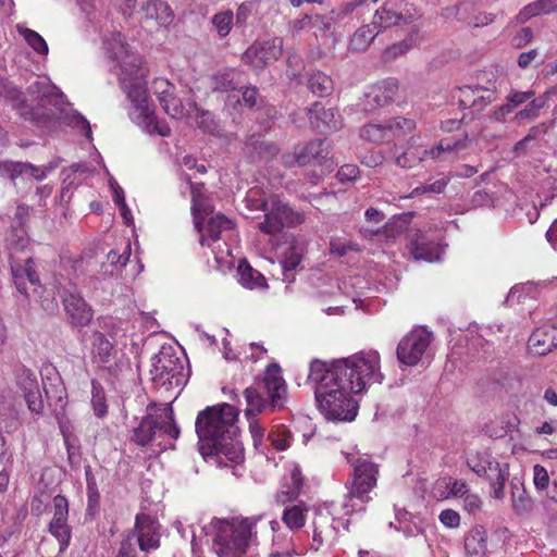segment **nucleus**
Wrapping results in <instances>:
<instances>
[{
	"mask_svg": "<svg viewBox=\"0 0 557 557\" xmlns=\"http://www.w3.org/2000/svg\"><path fill=\"white\" fill-rule=\"evenodd\" d=\"M382 380L380 355L374 350L331 362L315 359L310 363L308 375L319 410L333 421H352L358 411L352 395Z\"/></svg>",
	"mask_w": 557,
	"mask_h": 557,
	"instance_id": "nucleus-1",
	"label": "nucleus"
},
{
	"mask_svg": "<svg viewBox=\"0 0 557 557\" xmlns=\"http://www.w3.org/2000/svg\"><path fill=\"white\" fill-rule=\"evenodd\" d=\"M278 528L276 520H265L264 515L213 518L205 528L212 537V549L218 557H248L259 545L261 532Z\"/></svg>",
	"mask_w": 557,
	"mask_h": 557,
	"instance_id": "nucleus-2",
	"label": "nucleus"
},
{
	"mask_svg": "<svg viewBox=\"0 0 557 557\" xmlns=\"http://www.w3.org/2000/svg\"><path fill=\"white\" fill-rule=\"evenodd\" d=\"M237 417V409L226 403L207 407L198 413L195 428L202 456L215 451L220 441L238 436Z\"/></svg>",
	"mask_w": 557,
	"mask_h": 557,
	"instance_id": "nucleus-3",
	"label": "nucleus"
},
{
	"mask_svg": "<svg viewBox=\"0 0 557 557\" xmlns=\"http://www.w3.org/2000/svg\"><path fill=\"white\" fill-rule=\"evenodd\" d=\"M287 386L282 375V369L277 363L269 364L262 377L256 382V386L244 391L247 407L246 417L250 420L265 411H275L284 407Z\"/></svg>",
	"mask_w": 557,
	"mask_h": 557,
	"instance_id": "nucleus-4",
	"label": "nucleus"
},
{
	"mask_svg": "<svg viewBox=\"0 0 557 557\" xmlns=\"http://www.w3.org/2000/svg\"><path fill=\"white\" fill-rule=\"evenodd\" d=\"M180 429L174 422V412L170 405L153 407L134 429L132 441L140 446L156 445L160 449L173 447L170 442L176 440Z\"/></svg>",
	"mask_w": 557,
	"mask_h": 557,
	"instance_id": "nucleus-5",
	"label": "nucleus"
},
{
	"mask_svg": "<svg viewBox=\"0 0 557 557\" xmlns=\"http://www.w3.org/2000/svg\"><path fill=\"white\" fill-rule=\"evenodd\" d=\"M348 462L354 466V474L352 480L346 484L348 493L344 508L347 515L364 509V504L371 499L369 493L375 487L379 474L377 465L366 458H348Z\"/></svg>",
	"mask_w": 557,
	"mask_h": 557,
	"instance_id": "nucleus-6",
	"label": "nucleus"
},
{
	"mask_svg": "<svg viewBox=\"0 0 557 557\" xmlns=\"http://www.w3.org/2000/svg\"><path fill=\"white\" fill-rule=\"evenodd\" d=\"M255 207L264 212L263 220L257 223V227L267 235H277L284 227H294L304 222L302 214L277 197L257 200Z\"/></svg>",
	"mask_w": 557,
	"mask_h": 557,
	"instance_id": "nucleus-7",
	"label": "nucleus"
},
{
	"mask_svg": "<svg viewBox=\"0 0 557 557\" xmlns=\"http://www.w3.org/2000/svg\"><path fill=\"white\" fill-rule=\"evenodd\" d=\"M432 342V333L425 327H416L401 338L397 346L399 362L413 367L418 364Z\"/></svg>",
	"mask_w": 557,
	"mask_h": 557,
	"instance_id": "nucleus-8",
	"label": "nucleus"
},
{
	"mask_svg": "<svg viewBox=\"0 0 557 557\" xmlns=\"http://www.w3.org/2000/svg\"><path fill=\"white\" fill-rule=\"evenodd\" d=\"M416 15L412 4L403 0L387 1L375 11L372 22L383 32L392 26L408 24L416 18Z\"/></svg>",
	"mask_w": 557,
	"mask_h": 557,
	"instance_id": "nucleus-9",
	"label": "nucleus"
},
{
	"mask_svg": "<svg viewBox=\"0 0 557 557\" xmlns=\"http://www.w3.org/2000/svg\"><path fill=\"white\" fill-rule=\"evenodd\" d=\"M184 370L183 361L176 356L172 347H162L160 351L152 358L150 374L153 380H171L175 379L178 384Z\"/></svg>",
	"mask_w": 557,
	"mask_h": 557,
	"instance_id": "nucleus-10",
	"label": "nucleus"
},
{
	"mask_svg": "<svg viewBox=\"0 0 557 557\" xmlns=\"http://www.w3.org/2000/svg\"><path fill=\"white\" fill-rule=\"evenodd\" d=\"M283 52V39L280 37L252 44L243 54V62L261 70L277 60Z\"/></svg>",
	"mask_w": 557,
	"mask_h": 557,
	"instance_id": "nucleus-11",
	"label": "nucleus"
},
{
	"mask_svg": "<svg viewBox=\"0 0 557 557\" xmlns=\"http://www.w3.org/2000/svg\"><path fill=\"white\" fill-rule=\"evenodd\" d=\"M69 502L65 496L53 497V517L48 525V531L59 542V553L62 554L71 542V528L67 523Z\"/></svg>",
	"mask_w": 557,
	"mask_h": 557,
	"instance_id": "nucleus-12",
	"label": "nucleus"
},
{
	"mask_svg": "<svg viewBox=\"0 0 557 557\" xmlns=\"http://www.w3.org/2000/svg\"><path fill=\"white\" fill-rule=\"evenodd\" d=\"M57 168V164L49 163L44 166H36L28 162L2 160L0 161V176L9 178L16 185L17 178H34L42 181Z\"/></svg>",
	"mask_w": 557,
	"mask_h": 557,
	"instance_id": "nucleus-13",
	"label": "nucleus"
},
{
	"mask_svg": "<svg viewBox=\"0 0 557 557\" xmlns=\"http://www.w3.org/2000/svg\"><path fill=\"white\" fill-rule=\"evenodd\" d=\"M491 76L486 79V85L476 84L460 88L459 106L463 109L476 108L480 111L487 103L493 102L496 99V82L494 75L492 74Z\"/></svg>",
	"mask_w": 557,
	"mask_h": 557,
	"instance_id": "nucleus-14",
	"label": "nucleus"
},
{
	"mask_svg": "<svg viewBox=\"0 0 557 557\" xmlns=\"http://www.w3.org/2000/svg\"><path fill=\"white\" fill-rule=\"evenodd\" d=\"M42 384L49 406L52 407L61 432H64L65 407L67 401L66 389L62 379L59 373L54 371L51 376H47L46 380L42 381Z\"/></svg>",
	"mask_w": 557,
	"mask_h": 557,
	"instance_id": "nucleus-15",
	"label": "nucleus"
},
{
	"mask_svg": "<svg viewBox=\"0 0 557 557\" xmlns=\"http://www.w3.org/2000/svg\"><path fill=\"white\" fill-rule=\"evenodd\" d=\"M64 310L73 326H86L92 319V310L86 301L76 293V288H63L60 292Z\"/></svg>",
	"mask_w": 557,
	"mask_h": 557,
	"instance_id": "nucleus-16",
	"label": "nucleus"
},
{
	"mask_svg": "<svg viewBox=\"0 0 557 557\" xmlns=\"http://www.w3.org/2000/svg\"><path fill=\"white\" fill-rule=\"evenodd\" d=\"M233 226V222L225 215L221 213L215 214L209 219L206 233H203V231L200 233V245L210 247L216 260L223 259L224 250L222 249L220 239H222V234L231 231Z\"/></svg>",
	"mask_w": 557,
	"mask_h": 557,
	"instance_id": "nucleus-17",
	"label": "nucleus"
},
{
	"mask_svg": "<svg viewBox=\"0 0 557 557\" xmlns=\"http://www.w3.org/2000/svg\"><path fill=\"white\" fill-rule=\"evenodd\" d=\"M399 89L398 81L394 77H388L377 82L370 87L364 96L363 109L372 112L379 108L389 104Z\"/></svg>",
	"mask_w": 557,
	"mask_h": 557,
	"instance_id": "nucleus-18",
	"label": "nucleus"
},
{
	"mask_svg": "<svg viewBox=\"0 0 557 557\" xmlns=\"http://www.w3.org/2000/svg\"><path fill=\"white\" fill-rule=\"evenodd\" d=\"M135 532L141 552L149 553L160 546V524L151 516L138 513L135 518Z\"/></svg>",
	"mask_w": 557,
	"mask_h": 557,
	"instance_id": "nucleus-19",
	"label": "nucleus"
},
{
	"mask_svg": "<svg viewBox=\"0 0 557 557\" xmlns=\"http://www.w3.org/2000/svg\"><path fill=\"white\" fill-rule=\"evenodd\" d=\"M9 258L14 285L21 294L27 296V284L35 287L39 285V276L36 272L34 261L30 256H27L24 260H20L16 256L11 253Z\"/></svg>",
	"mask_w": 557,
	"mask_h": 557,
	"instance_id": "nucleus-20",
	"label": "nucleus"
},
{
	"mask_svg": "<svg viewBox=\"0 0 557 557\" xmlns=\"http://www.w3.org/2000/svg\"><path fill=\"white\" fill-rule=\"evenodd\" d=\"M26 90L30 100L41 108L48 104L58 106L61 102L62 92L48 78L37 77Z\"/></svg>",
	"mask_w": 557,
	"mask_h": 557,
	"instance_id": "nucleus-21",
	"label": "nucleus"
},
{
	"mask_svg": "<svg viewBox=\"0 0 557 557\" xmlns=\"http://www.w3.org/2000/svg\"><path fill=\"white\" fill-rule=\"evenodd\" d=\"M335 519L329 512H319L313 520V536L311 548L319 550L323 545H333L337 529L334 525Z\"/></svg>",
	"mask_w": 557,
	"mask_h": 557,
	"instance_id": "nucleus-22",
	"label": "nucleus"
},
{
	"mask_svg": "<svg viewBox=\"0 0 557 557\" xmlns=\"http://www.w3.org/2000/svg\"><path fill=\"white\" fill-rule=\"evenodd\" d=\"M413 121L405 117H395L385 125L368 124L362 127L360 136L372 143H381L389 139V133L394 129L410 131Z\"/></svg>",
	"mask_w": 557,
	"mask_h": 557,
	"instance_id": "nucleus-23",
	"label": "nucleus"
},
{
	"mask_svg": "<svg viewBox=\"0 0 557 557\" xmlns=\"http://www.w3.org/2000/svg\"><path fill=\"white\" fill-rule=\"evenodd\" d=\"M468 133L460 134L459 139L442 138L438 144L430 149H420L421 157L434 160H447L449 156L467 148Z\"/></svg>",
	"mask_w": 557,
	"mask_h": 557,
	"instance_id": "nucleus-24",
	"label": "nucleus"
},
{
	"mask_svg": "<svg viewBox=\"0 0 557 557\" xmlns=\"http://www.w3.org/2000/svg\"><path fill=\"white\" fill-rule=\"evenodd\" d=\"M308 116L311 125L320 132H334L342 127V117L338 112L333 108L325 110L319 102L308 109Z\"/></svg>",
	"mask_w": 557,
	"mask_h": 557,
	"instance_id": "nucleus-25",
	"label": "nucleus"
},
{
	"mask_svg": "<svg viewBox=\"0 0 557 557\" xmlns=\"http://www.w3.org/2000/svg\"><path fill=\"white\" fill-rule=\"evenodd\" d=\"M301 147L306 159H308V165H325L329 171L334 169L335 162L330 157L331 145L326 139H314Z\"/></svg>",
	"mask_w": 557,
	"mask_h": 557,
	"instance_id": "nucleus-26",
	"label": "nucleus"
},
{
	"mask_svg": "<svg viewBox=\"0 0 557 557\" xmlns=\"http://www.w3.org/2000/svg\"><path fill=\"white\" fill-rule=\"evenodd\" d=\"M139 13L146 20L154 21L160 26H166L173 21L170 5L163 0H139Z\"/></svg>",
	"mask_w": 557,
	"mask_h": 557,
	"instance_id": "nucleus-27",
	"label": "nucleus"
},
{
	"mask_svg": "<svg viewBox=\"0 0 557 557\" xmlns=\"http://www.w3.org/2000/svg\"><path fill=\"white\" fill-rule=\"evenodd\" d=\"M1 95L25 120L37 121L38 112L27 102L22 91L11 83L2 85Z\"/></svg>",
	"mask_w": 557,
	"mask_h": 557,
	"instance_id": "nucleus-28",
	"label": "nucleus"
},
{
	"mask_svg": "<svg viewBox=\"0 0 557 557\" xmlns=\"http://www.w3.org/2000/svg\"><path fill=\"white\" fill-rule=\"evenodd\" d=\"M210 456H216L221 466H227L226 461L239 465L244 461V447L238 436H232L226 441H220L216 450Z\"/></svg>",
	"mask_w": 557,
	"mask_h": 557,
	"instance_id": "nucleus-29",
	"label": "nucleus"
},
{
	"mask_svg": "<svg viewBox=\"0 0 557 557\" xmlns=\"http://www.w3.org/2000/svg\"><path fill=\"white\" fill-rule=\"evenodd\" d=\"M548 132L546 123H540L529 128L527 135L517 141L512 147V153L516 158L524 157L532 150L540 147V143L544 139Z\"/></svg>",
	"mask_w": 557,
	"mask_h": 557,
	"instance_id": "nucleus-30",
	"label": "nucleus"
},
{
	"mask_svg": "<svg viewBox=\"0 0 557 557\" xmlns=\"http://www.w3.org/2000/svg\"><path fill=\"white\" fill-rule=\"evenodd\" d=\"M410 252L416 260L433 262L440 259L441 249L425 235L414 233L410 240Z\"/></svg>",
	"mask_w": 557,
	"mask_h": 557,
	"instance_id": "nucleus-31",
	"label": "nucleus"
},
{
	"mask_svg": "<svg viewBox=\"0 0 557 557\" xmlns=\"http://www.w3.org/2000/svg\"><path fill=\"white\" fill-rule=\"evenodd\" d=\"M120 66V81L125 84L127 81H134L145 75L141 64V57L136 52L128 51L120 59H114Z\"/></svg>",
	"mask_w": 557,
	"mask_h": 557,
	"instance_id": "nucleus-32",
	"label": "nucleus"
},
{
	"mask_svg": "<svg viewBox=\"0 0 557 557\" xmlns=\"http://www.w3.org/2000/svg\"><path fill=\"white\" fill-rule=\"evenodd\" d=\"M552 95H557V88H550L539 97H533L527 102L524 109L518 111L513 120L518 124H523L527 121H533L540 116V111L547 106L548 99Z\"/></svg>",
	"mask_w": 557,
	"mask_h": 557,
	"instance_id": "nucleus-33",
	"label": "nucleus"
},
{
	"mask_svg": "<svg viewBox=\"0 0 557 557\" xmlns=\"http://www.w3.org/2000/svg\"><path fill=\"white\" fill-rule=\"evenodd\" d=\"M245 150L253 161L272 159L280 151L278 147L274 143L263 140L256 135H252L247 139Z\"/></svg>",
	"mask_w": 557,
	"mask_h": 557,
	"instance_id": "nucleus-34",
	"label": "nucleus"
},
{
	"mask_svg": "<svg viewBox=\"0 0 557 557\" xmlns=\"http://www.w3.org/2000/svg\"><path fill=\"white\" fill-rule=\"evenodd\" d=\"M535 96L533 90H510V92L506 97V102L498 107L494 112L492 117L495 121H504L506 115L511 113L519 106L527 103L530 99Z\"/></svg>",
	"mask_w": 557,
	"mask_h": 557,
	"instance_id": "nucleus-35",
	"label": "nucleus"
},
{
	"mask_svg": "<svg viewBox=\"0 0 557 557\" xmlns=\"http://www.w3.org/2000/svg\"><path fill=\"white\" fill-rule=\"evenodd\" d=\"M465 550L468 557H484L486 547V531L483 527H475L465 537Z\"/></svg>",
	"mask_w": 557,
	"mask_h": 557,
	"instance_id": "nucleus-36",
	"label": "nucleus"
},
{
	"mask_svg": "<svg viewBox=\"0 0 557 557\" xmlns=\"http://www.w3.org/2000/svg\"><path fill=\"white\" fill-rule=\"evenodd\" d=\"M380 33H382L381 28H377L373 22L361 26L351 36L349 50L354 52L366 51Z\"/></svg>",
	"mask_w": 557,
	"mask_h": 557,
	"instance_id": "nucleus-37",
	"label": "nucleus"
},
{
	"mask_svg": "<svg viewBox=\"0 0 557 557\" xmlns=\"http://www.w3.org/2000/svg\"><path fill=\"white\" fill-rule=\"evenodd\" d=\"M114 343L104 334L95 332L92 335V358L101 364L109 363L115 357Z\"/></svg>",
	"mask_w": 557,
	"mask_h": 557,
	"instance_id": "nucleus-38",
	"label": "nucleus"
},
{
	"mask_svg": "<svg viewBox=\"0 0 557 557\" xmlns=\"http://www.w3.org/2000/svg\"><path fill=\"white\" fill-rule=\"evenodd\" d=\"M238 282L246 288L256 289L267 287L264 276L246 261L240 260L237 267Z\"/></svg>",
	"mask_w": 557,
	"mask_h": 557,
	"instance_id": "nucleus-39",
	"label": "nucleus"
},
{
	"mask_svg": "<svg viewBox=\"0 0 557 557\" xmlns=\"http://www.w3.org/2000/svg\"><path fill=\"white\" fill-rule=\"evenodd\" d=\"M124 88L133 106L138 109L145 117H148L150 108L146 87L137 79H134L129 81L128 85L125 84Z\"/></svg>",
	"mask_w": 557,
	"mask_h": 557,
	"instance_id": "nucleus-40",
	"label": "nucleus"
},
{
	"mask_svg": "<svg viewBox=\"0 0 557 557\" xmlns=\"http://www.w3.org/2000/svg\"><path fill=\"white\" fill-rule=\"evenodd\" d=\"M469 468L479 476L492 479V474L498 469L499 462L488 455L472 456L467 461Z\"/></svg>",
	"mask_w": 557,
	"mask_h": 557,
	"instance_id": "nucleus-41",
	"label": "nucleus"
},
{
	"mask_svg": "<svg viewBox=\"0 0 557 557\" xmlns=\"http://www.w3.org/2000/svg\"><path fill=\"white\" fill-rule=\"evenodd\" d=\"M242 74L236 70H226L216 74L213 78V89L221 92H228L237 89L243 81Z\"/></svg>",
	"mask_w": 557,
	"mask_h": 557,
	"instance_id": "nucleus-42",
	"label": "nucleus"
},
{
	"mask_svg": "<svg viewBox=\"0 0 557 557\" xmlns=\"http://www.w3.org/2000/svg\"><path fill=\"white\" fill-rule=\"evenodd\" d=\"M555 11H557V0H536L523 8L519 13V18L525 21L532 16L549 14Z\"/></svg>",
	"mask_w": 557,
	"mask_h": 557,
	"instance_id": "nucleus-43",
	"label": "nucleus"
},
{
	"mask_svg": "<svg viewBox=\"0 0 557 557\" xmlns=\"http://www.w3.org/2000/svg\"><path fill=\"white\" fill-rule=\"evenodd\" d=\"M308 88L318 97H325L333 90V81L326 74L315 72L308 78Z\"/></svg>",
	"mask_w": 557,
	"mask_h": 557,
	"instance_id": "nucleus-44",
	"label": "nucleus"
},
{
	"mask_svg": "<svg viewBox=\"0 0 557 557\" xmlns=\"http://www.w3.org/2000/svg\"><path fill=\"white\" fill-rule=\"evenodd\" d=\"M337 21L335 10H332L325 15H311L310 28L313 30L315 37H326Z\"/></svg>",
	"mask_w": 557,
	"mask_h": 557,
	"instance_id": "nucleus-45",
	"label": "nucleus"
},
{
	"mask_svg": "<svg viewBox=\"0 0 557 557\" xmlns=\"http://www.w3.org/2000/svg\"><path fill=\"white\" fill-rule=\"evenodd\" d=\"M306 511L301 505L288 506L284 509L282 520L290 530H299L306 523Z\"/></svg>",
	"mask_w": 557,
	"mask_h": 557,
	"instance_id": "nucleus-46",
	"label": "nucleus"
},
{
	"mask_svg": "<svg viewBox=\"0 0 557 557\" xmlns=\"http://www.w3.org/2000/svg\"><path fill=\"white\" fill-rule=\"evenodd\" d=\"M528 345L534 354L545 356L552 350L554 343L548 334L541 330H536L529 337Z\"/></svg>",
	"mask_w": 557,
	"mask_h": 557,
	"instance_id": "nucleus-47",
	"label": "nucleus"
},
{
	"mask_svg": "<svg viewBox=\"0 0 557 557\" xmlns=\"http://www.w3.org/2000/svg\"><path fill=\"white\" fill-rule=\"evenodd\" d=\"M104 49L110 59H120L129 51L128 45L125 44L123 36L120 33H112L104 40Z\"/></svg>",
	"mask_w": 557,
	"mask_h": 557,
	"instance_id": "nucleus-48",
	"label": "nucleus"
},
{
	"mask_svg": "<svg viewBox=\"0 0 557 557\" xmlns=\"http://www.w3.org/2000/svg\"><path fill=\"white\" fill-rule=\"evenodd\" d=\"M212 212L213 206L206 196H203L202 199L193 201L191 213L194 215V224L199 233L202 232L205 218Z\"/></svg>",
	"mask_w": 557,
	"mask_h": 557,
	"instance_id": "nucleus-49",
	"label": "nucleus"
},
{
	"mask_svg": "<svg viewBox=\"0 0 557 557\" xmlns=\"http://www.w3.org/2000/svg\"><path fill=\"white\" fill-rule=\"evenodd\" d=\"M211 24L219 37L225 38L234 25V14L231 10L218 12L212 16Z\"/></svg>",
	"mask_w": 557,
	"mask_h": 557,
	"instance_id": "nucleus-50",
	"label": "nucleus"
},
{
	"mask_svg": "<svg viewBox=\"0 0 557 557\" xmlns=\"http://www.w3.org/2000/svg\"><path fill=\"white\" fill-rule=\"evenodd\" d=\"M29 245V238L23 227H13L8 238L10 255L15 256L20 251H24Z\"/></svg>",
	"mask_w": 557,
	"mask_h": 557,
	"instance_id": "nucleus-51",
	"label": "nucleus"
},
{
	"mask_svg": "<svg viewBox=\"0 0 557 557\" xmlns=\"http://www.w3.org/2000/svg\"><path fill=\"white\" fill-rule=\"evenodd\" d=\"M91 405L97 417H103L107 413L103 387L95 380L91 382Z\"/></svg>",
	"mask_w": 557,
	"mask_h": 557,
	"instance_id": "nucleus-52",
	"label": "nucleus"
},
{
	"mask_svg": "<svg viewBox=\"0 0 557 557\" xmlns=\"http://www.w3.org/2000/svg\"><path fill=\"white\" fill-rule=\"evenodd\" d=\"M20 34L37 53H48V45L46 40L37 32L29 28H20Z\"/></svg>",
	"mask_w": 557,
	"mask_h": 557,
	"instance_id": "nucleus-53",
	"label": "nucleus"
},
{
	"mask_svg": "<svg viewBox=\"0 0 557 557\" xmlns=\"http://www.w3.org/2000/svg\"><path fill=\"white\" fill-rule=\"evenodd\" d=\"M281 161L287 169L308 165V159H306L304 154L301 145L296 146L293 151L284 152L281 157Z\"/></svg>",
	"mask_w": 557,
	"mask_h": 557,
	"instance_id": "nucleus-54",
	"label": "nucleus"
},
{
	"mask_svg": "<svg viewBox=\"0 0 557 557\" xmlns=\"http://www.w3.org/2000/svg\"><path fill=\"white\" fill-rule=\"evenodd\" d=\"M508 466L505 465L504 468L499 465L498 469L495 470L492 474V488H493V495L497 499H502L504 497V487L505 482L508 478Z\"/></svg>",
	"mask_w": 557,
	"mask_h": 557,
	"instance_id": "nucleus-55",
	"label": "nucleus"
},
{
	"mask_svg": "<svg viewBox=\"0 0 557 557\" xmlns=\"http://www.w3.org/2000/svg\"><path fill=\"white\" fill-rule=\"evenodd\" d=\"M268 440L275 449L285 450L289 446L290 435L285 426H277L269 433Z\"/></svg>",
	"mask_w": 557,
	"mask_h": 557,
	"instance_id": "nucleus-56",
	"label": "nucleus"
},
{
	"mask_svg": "<svg viewBox=\"0 0 557 557\" xmlns=\"http://www.w3.org/2000/svg\"><path fill=\"white\" fill-rule=\"evenodd\" d=\"M17 385L25 393L39 388L36 374L28 369H21L16 377Z\"/></svg>",
	"mask_w": 557,
	"mask_h": 557,
	"instance_id": "nucleus-57",
	"label": "nucleus"
},
{
	"mask_svg": "<svg viewBox=\"0 0 557 557\" xmlns=\"http://www.w3.org/2000/svg\"><path fill=\"white\" fill-rule=\"evenodd\" d=\"M421 161H424V157H421L418 148H410L396 158L397 165L404 169L414 168Z\"/></svg>",
	"mask_w": 557,
	"mask_h": 557,
	"instance_id": "nucleus-58",
	"label": "nucleus"
},
{
	"mask_svg": "<svg viewBox=\"0 0 557 557\" xmlns=\"http://www.w3.org/2000/svg\"><path fill=\"white\" fill-rule=\"evenodd\" d=\"M301 257L294 250H292L285 258L282 260V271L284 275V281L293 282L294 281V270L300 264Z\"/></svg>",
	"mask_w": 557,
	"mask_h": 557,
	"instance_id": "nucleus-59",
	"label": "nucleus"
},
{
	"mask_svg": "<svg viewBox=\"0 0 557 557\" xmlns=\"http://www.w3.org/2000/svg\"><path fill=\"white\" fill-rule=\"evenodd\" d=\"M197 125L205 133L215 134L219 132V123L215 120L214 115L209 111H199L197 112Z\"/></svg>",
	"mask_w": 557,
	"mask_h": 557,
	"instance_id": "nucleus-60",
	"label": "nucleus"
},
{
	"mask_svg": "<svg viewBox=\"0 0 557 557\" xmlns=\"http://www.w3.org/2000/svg\"><path fill=\"white\" fill-rule=\"evenodd\" d=\"M162 108L164 112L173 119H182L185 115L184 106L175 94L164 101Z\"/></svg>",
	"mask_w": 557,
	"mask_h": 557,
	"instance_id": "nucleus-61",
	"label": "nucleus"
},
{
	"mask_svg": "<svg viewBox=\"0 0 557 557\" xmlns=\"http://www.w3.org/2000/svg\"><path fill=\"white\" fill-rule=\"evenodd\" d=\"M471 9L472 3L461 2L459 4L443 9L442 15L445 18H455L459 22H467V16L465 14H461V11H470Z\"/></svg>",
	"mask_w": 557,
	"mask_h": 557,
	"instance_id": "nucleus-62",
	"label": "nucleus"
},
{
	"mask_svg": "<svg viewBox=\"0 0 557 557\" xmlns=\"http://www.w3.org/2000/svg\"><path fill=\"white\" fill-rule=\"evenodd\" d=\"M146 129L149 134H158L162 137H168L171 134V128L164 121H159L151 116V112L148 113Z\"/></svg>",
	"mask_w": 557,
	"mask_h": 557,
	"instance_id": "nucleus-63",
	"label": "nucleus"
},
{
	"mask_svg": "<svg viewBox=\"0 0 557 557\" xmlns=\"http://www.w3.org/2000/svg\"><path fill=\"white\" fill-rule=\"evenodd\" d=\"M24 397L32 413L41 414L44 412V400L39 388L25 393Z\"/></svg>",
	"mask_w": 557,
	"mask_h": 557,
	"instance_id": "nucleus-64",
	"label": "nucleus"
}]
</instances>
